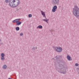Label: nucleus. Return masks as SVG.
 <instances>
[{
  "mask_svg": "<svg viewBox=\"0 0 79 79\" xmlns=\"http://www.w3.org/2000/svg\"><path fill=\"white\" fill-rule=\"evenodd\" d=\"M50 31L51 32H54V30H50Z\"/></svg>",
  "mask_w": 79,
  "mask_h": 79,
  "instance_id": "b1692460",
  "label": "nucleus"
},
{
  "mask_svg": "<svg viewBox=\"0 0 79 79\" xmlns=\"http://www.w3.org/2000/svg\"><path fill=\"white\" fill-rule=\"evenodd\" d=\"M3 69H6V68H7V66H6V65H3Z\"/></svg>",
  "mask_w": 79,
  "mask_h": 79,
  "instance_id": "f8f14e48",
  "label": "nucleus"
},
{
  "mask_svg": "<svg viewBox=\"0 0 79 79\" xmlns=\"http://www.w3.org/2000/svg\"><path fill=\"white\" fill-rule=\"evenodd\" d=\"M61 56H56L52 59L56 64H58L59 66L57 65H56L55 66L56 70L60 73L65 74L66 73V69H67V64H65V62L64 60H61Z\"/></svg>",
  "mask_w": 79,
  "mask_h": 79,
  "instance_id": "f257e3e1",
  "label": "nucleus"
},
{
  "mask_svg": "<svg viewBox=\"0 0 79 79\" xmlns=\"http://www.w3.org/2000/svg\"><path fill=\"white\" fill-rule=\"evenodd\" d=\"M20 19H16L17 21H19V20H20Z\"/></svg>",
  "mask_w": 79,
  "mask_h": 79,
  "instance_id": "393cba45",
  "label": "nucleus"
},
{
  "mask_svg": "<svg viewBox=\"0 0 79 79\" xmlns=\"http://www.w3.org/2000/svg\"><path fill=\"white\" fill-rule=\"evenodd\" d=\"M36 49H37V48H36Z\"/></svg>",
  "mask_w": 79,
  "mask_h": 79,
  "instance_id": "7c9ffc66",
  "label": "nucleus"
},
{
  "mask_svg": "<svg viewBox=\"0 0 79 79\" xmlns=\"http://www.w3.org/2000/svg\"><path fill=\"white\" fill-rule=\"evenodd\" d=\"M60 0H52V3L54 5H59Z\"/></svg>",
  "mask_w": 79,
  "mask_h": 79,
  "instance_id": "39448f33",
  "label": "nucleus"
},
{
  "mask_svg": "<svg viewBox=\"0 0 79 79\" xmlns=\"http://www.w3.org/2000/svg\"><path fill=\"white\" fill-rule=\"evenodd\" d=\"M46 19H43V21H45V22H46V23H48V22L47 21V18H46Z\"/></svg>",
  "mask_w": 79,
  "mask_h": 79,
  "instance_id": "1a4fd4ad",
  "label": "nucleus"
},
{
  "mask_svg": "<svg viewBox=\"0 0 79 79\" xmlns=\"http://www.w3.org/2000/svg\"><path fill=\"white\" fill-rule=\"evenodd\" d=\"M53 48L57 52H62V48L60 47H53Z\"/></svg>",
  "mask_w": 79,
  "mask_h": 79,
  "instance_id": "20e7f679",
  "label": "nucleus"
},
{
  "mask_svg": "<svg viewBox=\"0 0 79 79\" xmlns=\"http://www.w3.org/2000/svg\"><path fill=\"white\" fill-rule=\"evenodd\" d=\"M17 26H19L20 24H21V22L20 21H17L16 23Z\"/></svg>",
  "mask_w": 79,
  "mask_h": 79,
  "instance_id": "6e6552de",
  "label": "nucleus"
},
{
  "mask_svg": "<svg viewBox=\"0 0 79 79\" xmlns=\"http://www.w3.org/2000/svg\"><path fill=\"white\" fill-rule=\"evenodd\" d=\"M17 20L16 19L14 20L13 21H12V23H17Z\"/></svg>",
  "mask_w": 79,
  "mask_h": 79,
  "instance_id": "2eb2a0df",
  "label": "nucleus"
},
{
  "mask_svg": "<svg viewBox=\"0 0 79 79\" xmlns=\"http://www.w3.org/2000/svg\"><path fill=\"white\" fill-rule=\"evenodd\" d=\"M15 29L16 31H18L19 30V27H16Z\"/></svg>",
  "mask_w": 79,
  "mask_h": 79,
  "instance_id": "ddd939ff",
  "label": "nucleus"
},
{
  "mask_svg": "<svg viewBox=\"0 0 79 79\" xmlns=\"http://www.w3.org/2000/svg\"><path fill=\"white\" fill-rule=\"evenodd\" d=\"M73 14L76 18H79V8L77 6L75 5L73 8Z\"/></svg>",
  "mask_w": 79,
  "mask_h": 79,
  "instance_id": "7ed1b4c3",
  "label": "nucleus"
},
{
  "mask_svg": "<svg viewBox=\"0 0 79 79\" xmlns=\"http://www.w3.org/2000/svg\"><path fill=\"white\" fill-rule=\"evenodd\" d=\"M5 2L6 3H9V2H10V0H5Z\"/></svg>",
  "mask_w": 79,
  "mask_h": 79,
  "instance_id": "dca6fc26",
  "label": "nucleus"
},
{
  "mask_svg": "<svg viewBox=\"0 0 79 79\" xmlns=\"http://www.w3.org/2000/svg\"><path fill=\"white\" fill-rule=\"evenodd\" d=\"M51 34H52V35H53V32H51Z\"/></svg>",
  "mask_w": 79,
  "mask_h": 79,
  "instance_id": "c85d7f7f",
  "label": "nucleus"
},
{
  "mask_svg": "<svg viewBox=\"0 0 79 79\" xmlns=\"http://www.w3.org/2000/svg\"><path fill=\"white\" fill-rule=\"evenodd\" d=\"M1 40L0 39V42H1Z\"/></svg>",
  "mask_w": 79,
  "mask_h": 79,
  "instance_id": "c756f323",
  "label": "nucleus"
},
{
  "mask_svg": "<svg viewBox=\"0 0 79 79\" xmlns=\"http://www.w3.org/2000/svg\"><path fill=\"white\" fill-rule=\"evenodd\" d=\"M32 16V14H29L28 15L29 18H31Z\"/></svg>",
  "mask_w": 79,
  "mask_h": 79,
  "instance_id": "6ab92c4d",
  "label": "nucleus"
},
{
  "mask_svg": "<svg viewBox=\"0 0 79 79\" xmlns=\"http://www.w3.org/2000/svg\"><path fill=\"white\" fill-rule=\"evenodd\" d=\"M19 9L17 8L16 10V11H19Z\"/></svg>",
  "mask_w": 79,
  "mask_h": 79,
  "instance_id": "a878e982",
  "label": "nucleus"
},
{
  "mask_svg": "<svg viewBox=\"0 0 79 79\" xmlns=\"http://www.w3.org/2000/svg\"><path fill=\"white\" fill-rule=\"evenodd\" d=\"M23 35V33H21L20 34V36H22V35Z\"/></svg>",
  "mask_w": 79,
  "mask_h": 79,
  "instance_id": "5701e85b",
  "label": "nucleus"
},
{
  "mask_svg": "<svg viewBox=\"0 0 79 79\" xmlns=\"http://www.w3.org/2000/svg\"><path fill=\"white\" fill-rule=\"evenodd\" d=\"M67 58L68 60L69 61H70V60H72L71 58V56H69V55H67Z\"/></svg>",
  "mask_w": 79,
  "mask_h": 79,
  "instance_id": "0eeeda50",
  "label": "nucleus"
},
{
  "mask_svg": "<svg viewBox=\"0 0 79 79\" xmlns=\"http://www.w3.org/2000/svg\"><path fill=\"white\" fill-rule=\"evenodd\" d=\"M36 48H35L33 47V48H32V50H35Z\"/></svg>",
  "mask_w": 79,
  "mask_h": 79,
  "instance_id": "412c9836",
  "label": "nucleus"
},
{
  "mask_svg": "<svg viewBox=\"0 0 79 79\" xmlns=\"http://www.w3.org/2000/svg\"><path fill=\"white\" fill-rule=\"evenodd\" d=\"M41 15H42L43 16V17L44 18H46V16H45V12L42 10V11H41Z\"/></svg>",
  "mask_w": 79,
  "mask_h": 79,
  "instance_id": "423d86ee",
  "label": "nucleus"
},
{
  "mask_svg": "<svg viewBox=\"0 0 79 79\" xmlns=\"http://www.w3.org/2000/svg\"><path fill=\"white\" fill-rule=\"evenodd\" d=\"M19 0H10L9 5L12 8H16L19 4Z\"/></svg>",
  "mask_w": 79,
  "mask_h": 79,
  "instance_id": "f03ea898",
  "label": "nucleus"
},
{
  "mask_svg": "<svg viewBox=\"0 0 79 79\" xmlns=\"http://www.w3.org/2000/svg\"><path fill=\"white\" fill-rule=\"evenodd\" d=\"M49 21V19H47V21Z\"/></svg>",
  "mask_w": 79,
  "mask_h": 79,
  "instance_id": "cd10ccee",
  "label": "nucleus"
},
{
  "mask_svg": "<svg viewBox=\"0 0 79 79\" xmlns=\"http://www.w3.org/2000/svg\"><path fill=\"white\" fill-rule=\"evenodd\" d=\"M5 54L4 53H2L1 54V57H4L5 56Z\"/></svg>",
  "mask_w": 79,
  "mask_h": 79,
  "instance_id": "9b49d317",
  "label": "nucleus"
},
{
  "mask_svg": "<svg viewBox=\"0 0 79 79\" xmlns=\"http://www.w3.org/2000/svg\"><path fill=\"white\" fill-rule=\"evenodd\" d=\"M77 72L79 74V68H77Z\"/></svg>",
  "mask_w": 79,
  "mask_h": 79,
  "instance_id": "aec40b11",
  "label": "nucleus"
},
{
  "mask_svg": "<svg viewBox=\"0 0 79 79\" xmlns=\"http://www.w3.org/2000/svg\"><path fill=\"white\" fill-rule=\"evenodd\" d=\"M75 65L76 66H79V64L77 63L75 64Z\"/></svg>",
  "mask_w": 79,
  "mask_h": 79,
  "instance_id": "4be33fe9",
  "label": "nucleus"
},
{
  "mask_svg": "<svg viewBox=\"0 0 79 79\" xmlns=\"http://www.w3.org/2000/svg\"><path fill=\"white\" fill-rule=\"evenodd\" d=\"M1 59L2 60H5V57H1Z\"/></svg>",
  "mask_w": 79,
  "mask_h": 79,
  "instance_id": "a211bd4d",
  "label": "nucleus"
},
{
  "mask_svg": "<svg viewBox=\"0 0 79 79\" xmlns=\"http://www.w3.org/2000/svg\"><path fill=\"white\" fill-rule=\"evenodd\" d=\"M37 28H40V29H42L43 27H42V26L41 25H39L38 26V27H37Z\"/></svg>",
  "mask_w": 79,
  "mask_h": 79,
  "instance_id": "9d476101",
  "label": "nucleus"
},
{
  "mask_svg": "<svg viewBox=\"0 0 79 79\" xmlns=\"http://www.w3.org/2000/svg\"><path fill=\"white\" fill-rule=\"evenodd\" d=\"M52 12H53V13H54L55 12V11H56V9H53L52 10Z\"/></svg>",
  "mask_w": 79,
  "mask_h": 79,
  "instance_id": "f3484780",
  "label": "nucleus"
},
{
  "mask_svg": "<svg viewBox=\"0 0 79 79\" xmlns=\"http://www.w3.org/2000/svg\"><path fill=\"white\" fill-rule=\"evenodd\" d=\"M53 9L56 10V9H57V6H54L53 7Z\"/></svg>",
  "mask_w": 79,
  "mask_h": 79,
  "instance_id": "4468645a",
  "label": "nucleus"
},
{
  "mask_svg": "<svg viewBox=\"0 0 79 79\" xmlns=\"http://www.w3.org/2000/svg\"><path fill=\"white\" fill-rule=\"evenodd\" d=\"M3 44V43H1L0 44V45H2Z\"/></svg>",
  "mask_w": 79,
  "mask_h": 79,
  "instance_id": "bb28decb",
  "label": "nucleus"
}]
</instances>
